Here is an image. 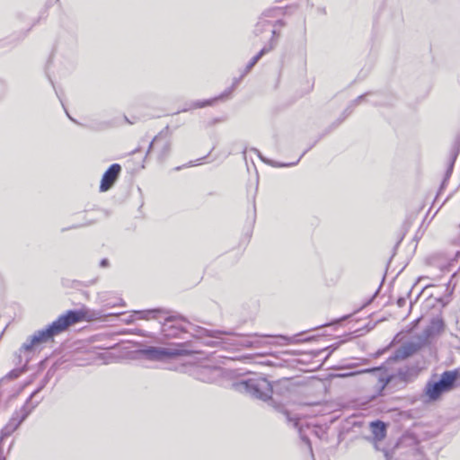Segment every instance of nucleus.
I'll return each instance as SVG.
<instances>
[{
    "label": "nucleus",
    "mask_w": 460,
    "mask_h": 460,
    "mask_svg": "<svg viewBox=\"0 0 460 460\" xmlns=\"http://www.w3.org/2000/svg\"><path fill=\"white\" fill-rule=\"evenodd\" d=\"M100 318L101 314L99 313L90 310L85 306L78 310H68L59 315L46 329L37 332L31 337V344L27 349L52 341L55 336L66 332L69 327L76 323L83 322L90 323L99 320Z\"/></svg>",
    "instance_id": "nucleus-1"
},
{
    "label": "nucleus",
    "mask_w": 460,
    "mask_h": 460,
    "mask_svg": "<svg viewBox=\"0 0 460 460\" xmlns=\"http://www.w3.org/2000/svg\"><path fill=\"white\" fill-rule=\"evenodd\" d=\"M234 389L261 400L270 399L273 394H284L290 391L288 379L270 383L263 376H254L234 384Z\"/></svg>",
    "instance_id": "nucleus-2"
},
{
    "label": "nucleus",
    "mask_w": 460,
    "mask_h": 460,
    "mask_svg": "<svg viewBox=\"0 0 460 460\" xmlns=\"http://www.w3.org/2000/svg\"><path fill=\"white\" fill-rule=\"evenodd\" d=\"M458 377L456 370L445 371L438 381H429L426 384L424 395L430 402H435L455 387L456 381Z\"/></svg>",
    "instance_id": "nucleus-3"
},
{
    "label": "nucleus",
    "mask_w": 460,
    "mask_h": 460,
    "mask_svg": "<svg viewBox=\"0 0 460 460\" xmlns=\"http://www.w3.org/2000/svg\"><path fill=\"white\" fill-rule=\"evenodd\" d=\"M146 354L150 358L163 360L164 358H172L186 355L187 350L182 345H178L175 348H152L146 350Z\"/></svg>",
    "instance_id": "nucleus-4"
},
{
    "label": "nucleus",
    "mask_w": 460,
    "mask_h": 460,
    "mask_svg": "<svg viewBox=\"0 0 460 460\" xmlns=\"http://www.w3.org/2000/svg\"><path fill=\"white\" fill-rule=\"evenodd\" d=\"M121 172V166L119 164H111L102 175L100 190L104 192L109 190L117 181Z\"/></svg>",
    "instance_id": "nucleus-5"
},
{
    "label": "nucleus",
    "mask_w": 460,
    "mask_h": 460,
    "mask_svg": "<svg viewBox=\"0 0 460 460\" xmlns=\"http://www.w3.org/2000/svg\"><path fill=\"white\" fill-rule=\"evenodd\" d=\"M370 429L376 439L381 441L386 437V425L381 420L372 421Z\"/></svg>",
    "instance_id": "nucleus-6"
},
{
    "label": "nucleus",
    "mask_w": 460,
    "mask_h": 460,
    "mask_svg": "<svg viewBox=\"0 0 460 460\" xmlns=\"http://www.w3.org/2000/svg\"><path fill=\"white\" fill-rule=\"evenodd\" d=\"M419 350V346L414 343H409L403 346L400 352L403 358L410 357Z\"/></svg>",
    "instance_id": "nucleus-7"
},
{
    "label": "nucleus",
    "mask_w": 460,
    "mask_h": 460,
    "mask_svg": "<svg viewBox=\"0 0 460 460\" xmlns=\"http://www.w3.org/2000/svg\"><path fill=\"white\" fill-rule=\"evenodd\" d=\"M219 97L204 100V101H199L192 103L191 108L192 109H201L208 106L213 105L217 100H219Z\"/></svg>",
    "instance_id": "nucleus-8"
},
{
    "label": "nucleus",
    "mask_w": 460,
    "mask_h": 460,
    "mask_svg": "<svg viewBox=\"0 0 460 460\" xmlns=\"http://www.w3.org/2000/svg\"><path fill=\"white\" fill-rule=\"evenodd\" d=\"M262 54L263 51L261 50L256 57H254L252 64L256 63L258 59L262 56Z\"/></svg>",
    "instance_id": "nucleus-9"
},
{
    "label": "nucleus",
    "mask_w": 460,
    "mask_h": 460,
    "mask_svg": "<svg viewBox=\"0 0 460 460\" xmlns=\"http://www.w3.org/2000/svg\"><path fill=\"white\" fill-rule=\"evenodd\" d=\"M23 419L20 420L19 421H17V423L14 424V429H16L18 427L19 424H21V422L22 421Z\"/></svg>",
    "instance_id": "nucleus-10"
}]
</instances>
